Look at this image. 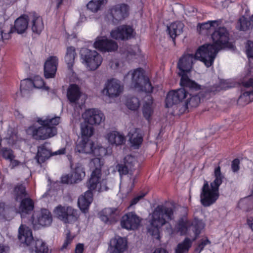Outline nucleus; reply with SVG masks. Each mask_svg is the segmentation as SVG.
<instances>
[{
	"label": "nucleus",
	"mask_w": 253,
	"mask_h": 253,
	"mask_svg": "<svg viewBox=\"0 0 253 253\" xmlns=\"http://www.w3.org/2000/svg\"><path fill=\"white\" fill-rule=\"evenodd\" d=\"M213 44H205L200 46L196 52V57L204 63L207 67L213 63L218 52L225 47L233 48L229 42V34L224 27H219L211 35Z\"/></svg>",
	"instance_id": "1"
},
{
	"label": "nucleus",
	"mask_w": 253,
	"mask_h": 253,
	"mask_svg": "<svg viewBox=\"0 0 253 253\" xmlns=\"http://www.w3.org/2000/svg\"><path fill=\"white\" fill-rule=\"evenodd\" d=\"M214 180L209 185L208 181L205 180L200 194V202L205 207H209L214 204L219 196V187L225 178L221 171L219 166L214 170Z\"/></svg>",
	"instance_id": "2"
},
{
	"label": "nucleus",
	"mask_w": 253,
	"mask_h": 253,
	"mask_svg": "<svg viewBox=\"0 0 253 253\" xmlns=\"http://www.w3.org/2000/svg\"><path fill=\"white\" fill-rule=\"evenodd\" d=\"M173 219V210L171 207L163 205H158L152 213L148 232L152 236L158 235L160 228Z\"/></svg>",
	"instance_id": "3"
},
{
	"label": "nucleus",
	"mask_w": 253,
	"mask_h": 253,
	"mask_svg": "<svg viewBox=\"0 0 253 253\" xmlns=\"http://www.w3.org/2000/svg\"><path fill=\"white\" fill-rule=\"evenodd\" d=\"M196 59H198L196 57V54H195V57L193 54H184L179 59L177 64V67L180 70L178 74L181 77L180 85L192 90H198L201 89V85L195 81L190 80L187 75V73L192 69L193 61ZM199 60H200L199 59Z\"/></svg>",
	"instance_id": "4"
},
{
	"label": "nucleus",
	"mask_w": 253,
	"mask_h": 253,
	"mask_svg": "<svg viewBox=\"0 0 253 253\" xmlns=\"http://www.w3.org/2000/svg\"><path fill=\"white\" fill-rule=\"evenodd\" d=\"M60 121L59 117L50 119H38L37 122L41 125L38 128L32 127V135L37 140H44L54 136L57 134V128Z\"/></svg>",
	"instance_id": "5"
},
{
	"label": "nucleus",
	"mask_w": 253,
	"mask_h": 253,
	"mask_svg": "<svg viewBox=\"0 0 253 253\" xmlns=\"http://www.w3.org/2000/svg\"><path fill=\"white\" fill-rule=\"evenodd\" d=\"M18 238L22 243L34 247L36 253H50L48 247L42 240H34L31 230L26 225L22 224L20 226Z\"/></svg>",
	"instance_id": "6"
},
{
	"label": "nucleus",
	"mask_w": 253,
	"mask_h": 253,
	"mask_svg": "<svg viewBox=\"0 0 253 253\" xmlns=\"http://www.w3.org/2000/svg\"><path fill=\"white\" fill-rule=\"evenodd\" d=\"M131 87L140 91L150 93L153 90V86L148 78L144 75V70L138 68L131 73Z\"/></svg>",
	"instance_id": "7"
},
{
	"label": "nucleus",
	"mask_w": 253,
	"mask_h": 253,
	"mask_svg": "<svg viewBox=\"0 0 253 253\" xmlns=\"http://www.w3.org/2000/svg\"><path fill=\"white\" fill-rule=\"evenodd\" d=\"M55 216L66 224L75 222L78 217V211L71 206H57L53 211Z\"/></svg>",
	"instance_id": "8"
},
{
	"label": "nucleus",
	"mask_w": 253,
	"mask_h": 253,
	"mask_svg": "<svg viewBox=\"0 0 253 253\" xmlns=\"http://www.w3.org/2000/svg\"><path fill=\"white\" fill-rule=\"evenodd\" d=\"M104 161L100 158L92 159L89 166L92 169L90 177L86 182V186L91 189H95L99 183L101 177V169L104 165Z\"/></svg>",
	"instance_id": "9"
},
{
	"label": "nucleus",
	"mask_w": 253,
	"mask_h": 253,
	"mask_svg": "<svg viewBox=\"0 0 253 253\" xmlns=\"http://www.w3.org/2000/svg\"><path fill=\"white\" fill-rule=\"evenodd\" d=\"M80 54L83 63L91 70L97 69L102 63V57L95 50L83 48L80 51Z\"/></svg>",
	"instance_id": "10"
},
{
	"label": "nucleus",
	"mask_w": 253,
	"mask_h": 253,
	"mask_svg": "<svg viewBox=\"0 0 253 253\" xmlns=\"http://www.w3.org/2000/svg\"><path fill=\"white\" fill-rule=\"evenodd\" d=\"M129 14V6L125 3L118 4L110 7L107 18L113 23L117 24L126 18Z\"/></svg>",
	"instance_id": "11"
},
{
	"label": "nucleus",
	"mask_w": 253,
	"mask_h": 253,
	"mask_svg": "<svg viewBox=\"0 0 253 253\" xmlns=\"http://www.w3.org/2000/svg\"><path fill=\"white\" fill-rule=\"evenodd\" d=\"M124 86L120 81L112 79L106 83L102 90L103 94L111 98L119 96L123 92Z\"/></svg>",
	"instance_id": "12"
},
{
	"label": "nucleus",
	"mask_w": 253,
	"mask_h": 253,
	"mask_svg": "<svg viewBox=\"0 0 253 253\" xmlns=\"http://www.w3.org/2000/svg\"><path fill=\"white\" fill-rule=\"evenodd\" d=\"M121 210L118 208H105L99 213L101 221L107 224H114L120 218Z\"/></svg>",
	"instance_id": "13"
},
{
	"label": "nucleus",
	"mask_w": 253,
	"mask_h": 253,
	"mask_svg": "<svg viewBox=\"0 0 253 253\" xmlns=\"http://www.w3.org/2000/svg\"><path fill=\"white\" fill-rule=\"evenodd\" d=\"M141 220L140 217L134 212H129L122 216L121 225L127 230H134L139 226Z\"/></svg>",
	"instance_id": "14"
},
{
	"label": "nucleus",
	"mask_w": 253,
	"mask_h": 253,
	"mask_svg": "<svg viewBox=\"0 0 253 253\" xmlns=\"http://www.w3.org/2000/svg\"><path fill=\"white\" fill-rule=\"evenodd\" d=\"M76 152L85 154H93L94 155H101L98 154L97 151H104L103 147L96 148L94 147V143L88 139L83 138L76 145L75 149Z\"/></svg>",
	"instance_id": "15"
},
{
	"label": "nucleus",
	"mask_w": 253,
	"mask_h": 253,
	"mask_svg": "<svg viewBox=\"0 0 253 253\" xmlns=\"http://www.w3.org/2000/svg\"><path fill=\"white\" fill-rule=\"evenodd\" d=\"M83 117L85 123L92 125H98L105 120L103 113L95 109H89L83 114Z\"/></svg>",
	"instance_id": "16"
},
{
	"label": "nucleus",
	"mask_w": 253,
	"mask_h": 253,
	"mask_svg": "<svg viewBox=\"0 0 253 253\" xmlns=\"http://www.w3.org/2000/svg\"><path fill=\"white\" fill-rule=\"evenodd\" d=\"M245 89L238 98L237 103L239 105L245 106L253 101V79L248 82L243 83Z\"/></svg>",
	"instance_id": "17"
},
{
	"label": "nucleus",
	"mask_w": 253,
	"mask_h": 253,
	"mask_svg": "<svg viewBox=\"0 0 253 253\" xmlns=\"http://www.w3.org/2000/svg\"><path fill=\"white\" fill-rule=\"evenodd\" d=\"M133 29L129 26L123 25L111 31V37L117 40H127L132 37Z\"/></svg>",
	"instance_id": "18"
},
{
	"label": "nucleus",
	"mask_w": 253,
	"mask_h": 253,
	"mask_svg": "<svg viewBox=\"0 0 253 253\" xmlns=\"http://www.w3.org/2000/svg\"><path fill=\"white\" fill-rule=\"evenodd\" d=\"M58 65V58L56 56H50L44 64V76L46 79L54 78Z\"/></svg>",
	"instance_id": "19"
},
{
	"label": "nucleus",
	"mask_w": 253,
	"mask_h": 253,
	"mask_svg": "<svg viewBox=\"0 0 253 253\" xmlns=\"http://www.w3.org/2000/svg\"><path fill=\"white\" fill-rule=\"evenodd\" d=\"M94 46L103 52L115 51L118 48V44L116 42L105 38L97 39L94 43Z\"/></svg>",
	"instance_id": "20"
},
{
	"label": "nucleus",
	"mask_w": 253,
	"mask_h": 253,
	"mask_svg": "<svg viewBox=\"0 0 253 253\" xmlns=\"http://www.w3.org/2000/svg\"><path fill=\"white\" fill-rule=\"evenodd\" d=\"M127 248V241L125 238L115 236L110 242L109 250L110 253H123Z\"/></svg>",
	"instance_id": "21"
},
{
	"label": "nucleus",
	"mask_w": 253,
	"mask_h": 253,
	"mask_svg": "<svg viewBox=\"0 0 253 253\" xmlns=\"http://www.w3.org/2000/svg\"><path fill=\"white\" fill-rule=\"evenodd\" d=\"M137 163L135 157L127 155L125 157L123 163L117 166L118 170L121 175L127 174L129 171H132L135 164Z\"/></svg>",
	"instance_id": "22"
},
{
	"label": "nucleus",
	"mask_w": 253,
	"mask_h": 253,
	"mask_svg": "<svg viewBox=\"0 0 253 253\" xmlns=\"http://www.w3.org/2000/svg\"><path fill=\"white\" fill-rule=\"evenodd\" d=\"M29 21L33 33L40 35L44 28L42 18L36 12H31L29 14Z\"/></svg>",
	"instance_id": "23"
},
{
	"label": "nucleus",
	"mask_w": 253,
	"mask_h": 253,
	"mask_svg": "<svg viewBox=\"0 0 253 253\" xmlns=\"http://www.w3.org/2000/svg\"><path fill=\"white\" fill-rule=\"evenodd\" d=\"M88 190L86 191L84 195L81 196L78 199V204L81 210L85 213L88 210V207L92 201V191L95 189H91L87 186Z\"/></svg>",
	"instance_id": "24"
},
{
	"label": "nucleus",
	"mask_w": 253,
	"mask_h": 253,
	"mask_svg": "<svg viewBox=\"0 0 253 253\" xmlns=\"http://www.w3.org/2000/svg\"><path fill=\"white\" fill-rule=\"evenodd\" d=\"M34 209V202L30 198H24L20 201V204L18 209V212L22 217L24 215L31 213Z\"/></svg>",
	"instance_id": "25"
},
{
	"label": "nucleus",
	"mask_w": 253,
	"mask_h": 253,
	"mask_svg": "<svg viewBox=\"0 0 253 253\" xmlns=\"http://www.w3.org/2000/svg\"><path fill=\"white\" fill-rule=\"evenodd\" d=\"M47 144L48 143L45 142L38 147L35 159L39 164H42L51 157V151L47 147Z\"/></svg>",
	"instance_id": "26"
},
{
	"label": "nucleus",
	"mask_w": 253,
	"mask_h": 253,
	"mask_svg": "<svg viewBox=\"0 0 253 253\" xmlns=\"http://www.w3.org/2000/svg\"><path fill=\"white\" fill-rule=\"evenodd\" d=\"M29 15H23L18 18L14 23V29L19 34L26 32L28 28Z\"/></svg>",
	"instance_id": "27"
},
{
	"label": "nucleus",
	"mask_w": 253,
	"mask_h": 253,
	"mask_svg": "<svg viewBox=\"0 0 253 253\" xmlns=\"http://www.w3.org/2000/svg\"><path fill=\"white\" fill-rule=\"evenodd\" d=\"M81 95L80 88L78 85L71 84L69 85L67 90V96L70 102L75 103L80 99Z\"/></svg>",
	"instance_id": "28"
},
{
	"label": "nucleus",
	"mask_w": 253,
	"mask_h": 253,
	"mask_svg": "<svg viewBox=\"0 0 253 253\" xmlns=\"http://www.w3.org/2000/svg\"><path fill=\"white\" fill-rule=\"evenodd\" d=\"M184 27L183 23L180 21L173 22L168 26L169 34L173 40L183 32Z\"/></svg>",
	"instance_id": "29"
},
{
	"label": "nucleus",
	"mask_w": 253,
	"mask_h": 253,
	"mask_svg": "<svg viewBox=\"0 0 253 253\" xmlns=\"http://www.w3.org/2000/svg\"><path fill=\"white\" fill-rule=\"evenodd\" d=\"M38 223L42 226H49L52 221L50 212L46 209H42L38 217Z\"/></svg>",
	"instance_id": "30"
},
{
	"label": "nucleus",
	"mask_w": 253,
	"mask_h": 253,
	"mask_svg": "<svg viewBox=\"0 0 253 253\" xmlns=\"http://www.w3.org/2000/svg\"><path fill=\"white\" fill-rule=\"evenodd\" d=\"M13 194L16 201H21L24 198H29L26 187L23 184H18L15 186Z\"/></svg>",
	"instance_id": "31"
},
{
	"label": "nucleus",
	"mask_w": 253,
	"mask_h": 253,
	"mask_svg": "<svg viewBox=\"0 0 253 253\" xmlns=\"http://www.w3.org/2000/svg\"><path fill=\"white\" fill-rule=\"evenodd\" d=\"M204 226L205 224L203 221L198 218H195L192 222L190 221V228H192L194 232V236L192 238L193 241H195L197 238Z\"/></svg>",
	"instance_id": "32"
},
{
	"label": "nucleus",
	"mask_w": 253,
	"mask_h": 253,
	"mask_svg": "<svg viewBox=\"0 0 253 253\" xmlns=\"http://www.w3.org/2000/svg\"><path fill=\"white\" fill-rule=\"evenodd\" d=\"M76 56V49L74 47L69 46L67 48L65 56V61L68 65L69 69L71 70H72Z\"/></svg>",
	"instance_id": "33"
},
{
	"label": "nucleus",
	"mask_w": 253,
	"mask_h": 253,
	"mask_svg": "<svg viewBox=\"0 0 253 253\" xmlns=\"http://www.w3.org/2000/svg\"><path fill=\"white\" fill-rule=\"evenodd\" d=\"M107 139L110 144L116 146L122 145L125 141V137L117 131H112L108 133Z\"/></svg>",
	"instance_id": "34"
},
{
	"label": "nucleus",
	"mask_w": 253,
	"mask_h": 253,
	"mask_svg": "<svg viewBox=\"0 0 253 253\" xmlns=\"http://www.w3.org/2000/svg\"><path fill=\"white\" fill-rule=\"evenodd\" d=\"M194 241L192 239L185 238L182 242L178 244L175 249V253H188Z\"/></svg>",
	"instance_id": "35"
},
{
	"label": "nucleus",
	"mask_w": 253,
	"mask_h": 253,
	"mask_svg": "<svg viewBox=\"0 0 253 253\" xmlns=\"http://www.w3.org/2000/svg\"><path fill=\"white\" fill-rule=\"evenodd\" d=\"M138 131L139 129L134 128L128 133L129 140L133 146H138L142 142L143 137Z\"/></svg>",
	"instance_id": "36"
},
{
	"label": "nucleus",
	"mask_w": 253,
	"mask_h": 253,
	"mask_svg": "<svg viewBox=\"0 0 253 253\" xmlns=\"http://www.w3.org/2000/svg\"><path fill=\"white\" fill-rule=\"evenodd\" d=\"M215 25L217 26V21H209L207 22L199 24L197 26V29L200 34H204L205 33L208 34L209 31L211 32L214 30Z\"/></svg>",
	"instance_id": "37"
},
{
	"label": "nucleus",
	"mask_w": 253,
	"mask_h": 253,
	"mask_svg": "<svg viewBox=\"0 0 253 253\" xmlns=\"http://www.w3.org/2000/svg\"><path fill=\"white\" fill-rule=\"evenodd\" d=\"M72 175L74 181H76V183L81 181L85 177L84 169L81 164L78 163L76 165Z\"/></svg>",
	"instance_id": "38"
},
{
	"label": "nucleus",
	"mask_w": 253,
	"mask_h": 253,
	"mask_svg": "<svg viewBox=\"0 0 253 253\" xmlns=\"http://www.w3.org/2000/svg\"><path fill=\"white\" fill-rule=\"evenodd\" d=\"M253 26V20L250 18H247L244 16L239 19L237 25L238 28L242 31L249 30Z\"/></svg>",
	"instance_id": "39"
},
{
	"label": "nucleus",
	"mask_w": 253,
	"mask_h": 253,
	"mask_svg": "<svg viewBox=\"0 0 253 253\" xmlns=\"http://www.w3.org/2000/svg\"><path fill=\"white\" fill-rule=\"evenodd\" d=\"M107 0H91L86 5L88 9L93 12H96L101 9L102 6L105 5Z\"/></svg>",
	"instance_id": "40"
},
{
	"label": "nucleus",
	"mask_w": 253,
	"mask_h": 253,
	"mask_svg": "<svg viewBox=\"0 0 253 253\" xmlns=\"http://www.w3.org/2000/svg\"><path fill=\"white\" fill-rule=\"evenodd\" d=\"M190 221L187 220L186 218H182L179 220L177 225V231L180 233L181 235H185L187 233L188 229L190 228Z\"/></svg>",
	"instance_id": "41"
},
{
	"label": "nucleus",
	"mask_w": 253,
	"mask_h": 253,
	"mask_svg": "<svg viewBox=\"0 0 253 253\" xmlns=\"http://www.w3.org/2000/svg\"><path fill=\"white\" fill-rule=\"evenodd\" d=\"M189 96L190 97L187 99L184 104V106L187 109L197 107L201 102V99L199 94L192 96H191L190 94Z\"/></svg>",
	"instance_id": "42"
},
{
	"label": "nucleus",
	"mask_w": 253,
	"mask_h": 253,
	"mask_svg": "<svg viewBox=\"0 0 253 253\" xmlns=\"http://www.w3.org/2000/svg\"><path fill=\"white\" fill-rule=\"evenodd\" d=\"M87 123L84 121V123L81 124V134L83 138L85 137V139H88L93 134L94 129L93 127L89 126Z\"/></svg>",
	"instance_id": "43"
},
{
	"label": "nucleus",
	"mask_w": 253,
	"mask_h": 253,
	"mask_svg": "<svg viewBox=\"0 0 253 253\" xmlns=\"http://www.w3.org/2000/svg\"><path fill=\"white\" fill-rule=\"evenodd\" d=\"M173 91V94L175 97L177 104L181 102L185 98H186L188 93L184 88H179L177 90H171Z\"/></svg>",
	"instance_id": "44"
},
{
	"label": "nucleus",
	"mask_w": 253,
	"mask_h": 253,
	"mask_svg": "<svg viewBox=\"0 0 253 253\" xmlns=\"http://www.w3.org/2000/svg\"><path fill=\"white\" fill-rule=\"evenodd\" d=\"M139 99L135 97H132L127 100L126 105L130 110H136L139 106Z\"/></svg>",
	"instance_id": "45"
},
{
	"label": "nucleus",
	"mask_w": 253,
	"mask_h": 253,
	"mask_svg": "<svg viewBox=\"0 0 253 253\" xmlns=\"http://www.w3.org/2000/svg\"><path fill=\"white\" fill-rule=\"evenodd\" d=\"M165 102L166 107L167 108L171 107L174 105L177 104L176 100L173 94V91H170L168 92Z\"/></svg>",
	"instance_id": "46"
},
{
	"label": "nucleus",
	"mask_w": 253,
	"mask_h": 253,
	"mask_svg": "<svg viewBox=\"0 0 253 253\" xmlns=\"http://www.w3.org/2000/svg\"><path fill=\"white\" fill-rule=\"evenodd\" d=\"M13 32V28L10 27L9 29L6 30L5 29L0 30V42L1 41L4 42L5 40H8L11 38V34Z\"/></svg>",
	"instance_id": "47"
},
{
	"label": "nucleus",
	"mask_w": 253,
	"mask_h": 253,
	"mask_svg": "<svg viewBox=\"0 0 253 253\" xmlns=\"http://www.w3.org/2000/svg\"><path fill=\"white\" fill-rule=\"evenodd\" d=\"M33 87V81L30 79L23 80L21 82L20 89L22 90L30 89Z\"/></svg>",
	"instance_id": "48"
},
{
	"label": "nucleus",
	"mask_w": 253,
	"mask_h": 253,
	"mask_svg": "<svg viewBox=\"0 0 253 253\" xmlns=\"http://www.w3.org/2000/svg\"><path fill=\"white\" fill-rule=\"evenodd\" d=\"M33 86L37 88L44 87L46 90H48L49 87L44 85L43 80L40 77H37L33 80Z\"/></svg>",
	"instance_id": "49"
},
{
	"label": "nucleus",
	"mask_w": 253,
	"mask_h": 253,
	"mask_svg": "<svg viewBox=\"0 0 253 253\" xmlns=\"http://www.w3.org/2000/svg\"><path fill=\"white\" fill-rule=\"evenodd\" d=\"M73 239V237H71V236L70 231L68 230L67 231V233H66V239L64 241V242L63 245L61 246L60 250L61 251H64V250L67 249L68 245H70L72 243Z\"/></svg>",
	"instance_id": "50"
},
{
	"label": "nucleus",
	"mask_w": 253,
	"mask_h": 253,
	"mask_svg": "<svg viewBox=\"0 0 253 253\" xmlns=\"http://www.w3.org/2000/svg\"><path fill=\"white\" fill-rule=\"evenodd\" d=\"M2 157L7 160L12 161L14 156L13 155V152L11 150L7 148L2 149L1 150Z\"/></svg>",
	"instance_id": "51"
},
{
	"label": "nucleus",
	"mask_w": 253,
	"mask_h": 253,
	"mask_svg": "<svg viewBox=\"0 0 253 253\" xmlns=\"http://www.w3.org/2000/svg\"><path fill=\"white\" fill-rule=\"evenodd\" d=\"M152 113V110L150 104L148 103H145L143 106V114L144 117L147 120H148Z\"/></svg>",
	"instance_id": "52"
},
{
	"label": "nucleus",
	"mask_w": 253,
	"mask_h": 253,
	"mask_svg": "<svg viewBox=\"0 0 253 253\" xmlns=\"http://www.w3.org/2000/svg\"><path fill=\"white\" fill-rule=\"evenodd\" d=\"M61 182L64 184H74L76 183V181H74L72 174H66L65 175H63L61 177Z\"/></svg>",
	"instance_id": "53"
},
{
	"label": "nucleus",
	"mask_w": 253,
	"mask_h": 253,
	"mask_svg": "<svg viewBox=\"0 0 253 253\" xmlns=\"http://www.w3.org/2000/svg\"><path fill=\"white\" fill-rule=\"evenodd\" d=\"M223 88H225V87L222 86V84H220L219 85L214 84L213 86L208 87L206 88V91L209 93L215 92L219 91Z\"/></svg>",
	"instance_id": "54"
},
{
	"label": "nucleus",
	"mask_w": 253,
	"mask_h": 253,
	"mask_svg": "<svg viewBox=\"0 0 253 253\" xmlns=\"http://www.w3.org/2000/svg\"><path fill=\"white\" fill-rule=\"evenodd\" d=\"M247 54L250 58H253V42L251 41L248 42V46L247 48Z\"/></svg>",
	"instance_id": "55"
},
{
	"label": "nucleus",
	"mask_w": 253,
	"mask_h": 253,
	"mask_svg": "<svg viewBox=\"0 0 253 253\" xmlns=\"http://www.w3.org/2000/svg\"><path fill=\"white\" fill-rule=\"evenodd\" d=\"M240 161L238 159H234L231 164V169L233 172H237L239 169Z\"/></svg>",
	"instance_id": "56"
},
{
	"label": "nucleus",
	"mask_w": 253,
	"mask_h": 253,
	"mask_svg": "<svg viewBox=\"0 0 253 253\" xmlns=\"http://www.w3.org/2000/svg\"><path fill=\"white\" fill-rule=\"evenodd\" d=\"M210 241L208 239L203 240L198 245V248L196 249V251L200 253L204 249V247L208 244H210Z\"/></svg>",
	"instance_id": "57"
},
{
	"label": "nucleus",
	"mask_w": 253,
	"mask_h": 253,
	"mask_svg": "<svg viewBox=\"0 0 253 253\" xmlns=\"http://www.w3.org/2000/svg\"><path fill=\"white\" fill-rule=\"evenodd\" d=\"M145 196V194H141L139 196H136L135 198H134L131 201V205H134L137 204L138 201L142 199L144 196Z\"/></svg>",
	"instance_id": "58"
},
{
	"label": "nucleus",
	"mask_w": 253,
	"mask_h": 253,
	"mask_svg": "<svg viewBox=\"0 0 253 253\" xmlns=\"http://www.w3.org/2000/svg\"><path fill=\"white\" fill-rule=\"evenodd\" d=\"M84 244H78L75 249V253H83L84 251Z\"/></svg>",
	"instance_id": "59"
},
{
	"label": "nucleus",
	"mask_w": 253,
	"mask_h": 253,
	"mask_svg": "<svg viewBox=\"0 0 253 253\" xmlns=\"http://www.w3.org/2000/svg\"><path fill=\"white\" fill-rule=\"evenodd\" d=\"M66 153V148H62L58 151H56L52 153L51 152V156H56V155H64Z\"/></svg>",
	"instance_id": "60"
},
{
	"label": "nucleus",
	"mask_w": 253,
	"mask_h": 253,
	"mask_svg": "<svg viewBox=\"0 0 253 253\" xmlns=\"http://www.w3.org/2000/svg\"><path fill=\"white\" fill-rule=\"evenodd\" d=\"M9 251V248L7 246L0 244V253H8Z\"/></svg>",
	"instance_id": "61"
},
{
	"label": "nucleus",
	"mask_w": 253,
	"mask_h": 253,
	"mask_svg": "<svg viewBox=\"0 0 253 253\" xmlns=\"http://www.w3.org/2000/svg\"><path fill=\"white\" fill-rule=\"evenodd\" d=\"M153 253H169V252L164 248H158L155 250Z\"/></svg>",
	"instance_id": "62"
},
{
	"label": "nucleus",
	"mask_w": 253,
	"mask_h": 253,
	"mask_svg": "<svg viewBox=\"0 0 253 253\" xmlns=\"http://www.w3.org/2000/svg\"><path fill=\"white\" fill-rule=\"evenodd\" d=\"M247 224L251 229L253 231V217H249L247 219Z\"/></svg>",
	"instance_id": "63"
},
{
	"label": "nucleus",
	"mask_w": 253,
	"mask_h": 253,
	"mask_svg": "<svg viewBox=\"0 0 253 253\" xmlns=\"http://www.w3.org/2000/svg\"><path fill=\"white\" fill-rule=\"evenodd\" d=\"M108 189V188L106 186V184H104L103 182L100 184V191H103V190H107Z\"/></svg>",
	"instance_id": "64"
}]
</instances>
